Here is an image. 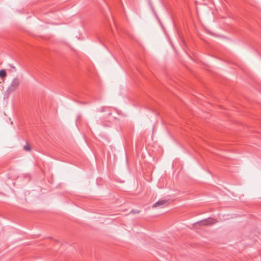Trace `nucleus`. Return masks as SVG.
<instances>
[{
  "instance_id": "2",
  "label": "nucleus",
  "mask_w": 261,
  "mask_h": 261,
  "mask_svg": "<svg viewBox=\"0 0 261 261\" xmlns=\"http://www.w3.org/2000/svg\"><path fill=\"white\" fill-rule=\"evenodd\" d=\"M216 222L217 220L216 219L212 218H208L207 219L198 222L197 224H199L200 225H207L214 224Z\"/></svg>"
},
{
  "instance_id": "6",
  "label": "nucleus",
  "mask_w": 261,
  "mask_h": 261,
  "mask_svg": "<svg viewBox=\"0 0 261 261\" xmlns=\"http://www.w3.org/2000/svg\"><path fill=\"white\" fill-rule=\"evenodd\" d=\"M139 213V211L137 210H132L130 211V213H133V214H138Z\"/></svg>"
},
{
  "instance_id": "5",
  "label": "nucleus",
  "mask_w": 261,
  "mask_h": 261,
  "mask_svg": "<svg viewBox=\"0 0 261 261\" xmlns=\"http://www.w3.org/2000/svg\"><path fill=\"white\" fill-rule=\"evenodd\" d=\"M24 149L26 151H30L31 150V147L29 145V144L27 143L26 145L24 146Z\"/></svg>"
},
{
  "instance_id": "7",
  "label": "nucleus",
  "mask_w": 261,
  "mask_h": 261,
  "mask_svg": "<svg viewBox=\"0 0 261 261\" xmlns=\"http://www.w3.org/2000/svg\"><path fill=\"white\" fill-rule=\"evenodd\" d=\"M10 66L12 68H15V67H14V66H13L11 65H10Z\"/></svg>"
},
{
  "instance_id": "3",
  "label": "nucleus",
  "mask_w": 261,
  "mask_h": 261,
  "mask_svg": "<svg viewBox=\"0 0 261 261\" xmlns=\"http://www.w3.org/2000/svg\"><path fill=\"white\" fill-rule=\"evenodd\" d=\"M168 204H169L168 201L167 200H164V199L160 200L153 204L152 207L154 208V207H159L161 208H163V207L168 205Z\"/></svg>"
},
{
  "instance_id": "4",
  "label": "nucleus",
  "mask_w": 261,
  "mask_h": 261,
  "mask_svg": "<svg viewBox=\"0 0 261 261\" xmlns=\"http://www.w3.org/2000/svg\"><path fill=\"white\" fill-rule=\"evenodd\" d=\"M7 76V73L6 70L4 69H2L0 70V77L2 79L5 77Z\"/></svg>"
},
{
  "instance_id": "1",
  "label": "nucleus",
  "mask_w": 261,
  "mask_h": 261,
  "mask_svg": "<svg viewBox=\"0 0 261 261\" xmlns=\"http://www.w3.org/2000/svg\"><path fill=\"white\" fill-rule=\"evenodd\" d=\"M19 85V80L17 77L14 79L7 90V92L11 93L14 92L18 88Z\"/></svg>"
}]
</instances>
